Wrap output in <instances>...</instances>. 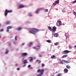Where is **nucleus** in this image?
I'll return each mask as SVG.
<instances>
[{
  "instance_id": "obj_21",
  "label": "nucleus",
  "mask_w": 76,
  "mask_h": 76,
  "mask_svg": "<svg viewBox=\"0 0 76 76\" xmlns=\"http://www.w3.org/2000/svg\"><path fill=\"white\" fill-rule=\"evenodd\" d=\"M48 29H49V30H50V31H52V28H51V27L50 26H48Z\"/></svg>"
},
{
  "instance_id": "obj_51",
  "label": "nucleus",
  "mask_w": 76,
  "mask_h": 76,
  "mask_svg": "<svg viewBox=\"0 0 76 76\" xmlns=\"http://www.w3.org/2000/svg\"><path fill=\"white\" fill-rule=\"evenodd\" d=\"M63 25H64V23L62 24Z\"/></svg>"
},
{
  "instance_id": "obj_25",
  "label": "nucleus",
  "mask_w": 76,
  "mask_h": 76,
  "mask_svg": "<svg viewBox=\"0 0 76 76\" xmlns=\"http://www.w3.org/2000/svg\"><path fill=\"white\" fill-rule=\"evenodd\" d=\"M66 68H67V69H69L70 68V66L69 65H68L66 66Z\"/></svg>"
},
{
  "instance_id": "obj_45",
  "label": "nucleus",
  "mask_w": 76,
  "mask_h": 76,
  "mask_svg": "<svg viewBox=\"0 0 76 76\" xmlns=\"http://www.w3.org/2000/svg\"><path fill=\"white\" fill-rule=\"evenodd\" d=\"M66 39H67V38H68V37H67V36H66Z\"/></svg>"
},
{
  "instance_id": "obj_28",
  "label": "nucleus",
  "mask_w": 76,
  "mask_h": 76,
  "mask_svg": "<svg viewBox=\"0 0 76 76\" xmlns=\"http://www.w3.org/2000/svg\"><path fill=\"white\" fill-rule=\"evenodd\" d=\"M8 52H9V50H7V51H6L5 52V54H7V53H8Z\"/></svg>"
},
{
  "instance_id": "obj_1",
  "label": "nucleus",
  "mask_w": 76,
  "mask_h": 76,
  "mask_svg": "<svg viewBox=\"0 0 76 76\" xmlns=\"http://www.w3.org/2000/svg\"><path fill=\"white\" fill-rule=\"evenodd\" d=\"M39 30L38 29L36 28H33L32 29V31H29V32L31 34H34V35L36 34V33L37 32H38Z\"/></svg>"
},
{
  "instance_id": "obj_55",
  "label": "nucleus",
  "mask_w": 76,
  "mask_h": 76,
  "mask_svg": "<svg viewBox=\"0 0 76 76\" xmlns=\"http://www.w3.org/2000/svg\"><path fill=\"white\" fill-rule=\"evenodd\" d=\"M23 59H24V58H23Z\"/></svg>"
},
{
  "instance_id": "obj_13",
  "label": "nucleus",
  "mask_w": 76,
  "mask_h": 76,
  "mask_svg": "<svg viewBox=\"0 0 76 76\" xmlns=\"http://www.w3.org/2000/svg\"><path fill=\"white\" fill-rule=\"evenodd\" d=\"M64 72L65 73H66L67 72H68V69L66 68H65L64 69Z\"/></svg>"
},
{
  "instance_id": "obj_11",
  "label": "nucleus",
  "mask_w": 76,
  "mask_h": 76,
  "mask_svg": "<svg viewBox=\"0 0 76 76\" xmlns=\"http://www.w3.org/2000/svg\"><path fill=\"white\" fill-rule=\"evenodd\" d=\"M64 63H69L70 62V61L64 60Z\"/></svg>"
},
{
  "instance_id": "obj_2",
  "label": "nucleus",
  "mask_w": 76,
  "mask_h": 76,
  "mask_svg": "<svg viewBox=\"0 0 76 76\" xmlns=\"http://www.w3.org/2000/svg\"><path fill=\"white\" fill-rule=\"evenodd\" d=\"M44 70L43 69H42L41 70L38 69L37 70V73L40 72V74H38L37 76H42V75L43 73H44Z\"/></svg>"
},
{
  "instance_id": "obj_4",
  "label": "nucleus",
  "mask_w": 76,
  "mask_h": 76,
  "mask_svg": "<svg viewBox=\"0 0 76 76\" xmlns=\"http://www.w3.org/2000/svg\"><path fill=\"white\" fill-rule=\"evenodd\" d=\"M56 29H57V28L55 26L53 27L52 29V33H54L56 31Z\"/></svg>"
},
{
  "instance_id": "obj_19",
  "label": "nucleus",
  "mask_w": 76,
  "mask_h": 76,
  "mask_svg": "<svg viewBox=\"0 0 76 76\" xmlns=\"http://www.w3.org/2000/svg\"><path fill=\"white\" fill-rule=\"evenodd\" d=\"M36 62H38V64H39V63H41V60H39L38 59H37L36 60Z\"/></svg>"
},
{
  "instance_id": "obj_35",
  "label": "nucleus",
  "mask_w": 76,
  "mask_h": 76,
  "mask_svg": "<svg viewBox=\"0 0 76 76\" xmlns=\"http://www.w3.org/2000/svg\"><path fill=\"white\" fill-rule=\"evenodd\" d=\"M18 66V64L15 63V67H16V66Z\"/></svg>"
},
{
  "instance_id": "obj_23",
  "label": "nucleus",
  "mask_w": 76,
  "mask_h": 76,
  "mask_svg": "<svg viewBox=\"0 0 76 76\" xmlns=\"http://www.w3.org/2000/svg\"><path fill=\"white\" fill-rule=\"evenodd\" d=\"M39 11V9H37L36 10L35 12L37 14L38 13Z\"/></svg>"
},
{
  "instance_id": "obj_56",
  "label": "nucleus",
  "mask_w": 76,
  "mask_h": 76,
  "mask_svg": "<svg viewBox=\"0 0 76 76\" xmlns=\"http://www.w3.org/2000/svg\"><path fill=\"white\" fill-rule=\"evenodd\" d=\"M50 19H51V18H50Z\"/></svg>"
},
{
  "instance_id": "obj_14",
  "label": "nucleus",
  "mask_w": 76,
  "mask_h": 76,
  "mask_svg": "<svg viewBox=\"0 0 76 76\" xmlns=\"http://www.w3.org/2000/svg\"><path fill=\"white\" fill-rule=\"evenodd\" d=\"M67 57V55L65 54V55H64L63 56H62L61 58H65L66 57Z\"/></svg>"
},
{
  "instance_id": "obj_42",
  "label": "nucleus",
  "mask_w": 76,
  "mask_h": 76,
  "mask_svg": "<svg viewBox=\"0 0 76 76\" xmlns=\"http://www.w3.org/2000/svg\"><path fill=\"white\" fill-rule=\"evenodd\" d=\"M69 48H70V49H72V47L71 46H69Z\"/></svg>"
},
{
  "instance_id": "obj_16",
  "label": "nucleus",
  "mask_w": 76,
  "mask_h": 76,
  "mask_svg": "<svg viewBox=\"0 0 76 76\" xmlns=\"http://www.w3.org/2000/svg\"><path fill=\"white\" fill-rule=\"evenodd\" d=\"M51 58L52 59H54L56 58V56L54 55H52L51 56Z\"/></svg>"
},
{
  "instance_id": "obj_33",
  "label": "nucleus",
  "mask_w": 76,
  "mask_h": 76,
  "mask_svg": "<svg viewBox=\"0 0 76 76\" xmlns=\"http://www.w3.org/2000/svg\"><path fill=\"white\" fill-rule=\"evenodd\" d=\"M76 3V0H75L74 1H73L72 2V4H73L74 3Z\"/></svg>"
},
{
  "instance_id": "obj_36",
  "label": "nucleus",
  "mask_w": 76,
  "mask_h": 76,
  "mask_svg": "<svg viewBox=\"0 0 76 76\" xmlns=\"http://www.w3.org/2000/svg\"><path fill=\"white\" fill-rule=\"evenodd\" d=\"M16 38H17V36H16L15 38V41H16V40H17V39H16Z\"/></svg>"
},
{
  "instance_id": "obj_32",
  "label": "nucleus",
  "mask_w": 76,
  "mask_h": 76,
  "mask_svg": "<svg viewBox=\"0 0 76 76\" xmlns=\"http://www.w3.org/2000/svg\"><path fill=\"white\" fill-rule=\"evenodd\" d=\"M44 66H45V65L44 64H42V67H44Z\"/></svg>"
},
{
  "instance_id": "obj_5",
  "label": "nucleus",
  "mask_w": 76,
  "mask_h": 76,
  "mask_svg": "<svg viewBox=\"0 0 76 76\" xmlns=\"http://www.w3.org/2000/svg\"><path fill=\"white\" fill-rule=\"evenodd\" d=\"M61 21L59 20L57 21L56 23V26H61Z\"/></svg>"
},
{
  "instance_id": "obj_27",
  "label": "nucleus",
  "mask_w": 76,
  "mask_h": 76,
  "mask_svg": "<svg viewBox=\"0 0 76 76\" xmlns=\"http://www.w3.org/2000/svg\"><path fill=\"white\" fill-rule=\"evenodd\" d=\"M54 44L55 45H58V42H57L56 43H55Z\"/></svg>"
},
{
  "instance_id": "obj_47",
  "label": "nucleus",
  "mask_w": 76,
  "mask_h": 76,
  "mask_svg": "<svg viewBox=\"0 0 76 76\" xmlns=\"http://www.w3.org/2000/svg\"><path fill=\"white\" fill-rule=\"evenodd\" d=\"M39 57H42V56H41V55H39Z\"/></svg>"
},
{
  "instance_id": "obj_38",
  "label": "nucleus",
  "mask_w": 76,
  "mask_h": 76,
  "mask_svg": "<svg viewBox=\"0 0 76 76\" xmlns=\"http://www.w3.org/2000/svg\"><path fill=\"white\" fill-rule=\"evenodd\" d=\"M0 31H1V32H2V31H3V29H2L0 30Z\"/></svg>"
},
{
  "instance_id": "obj_26",
  "label": "nucleus",
  "mask_w": 76,
  "mask_h": 76,
  "mask_svg": "<svg viewBox=\"0 0 76 76\" xmlns=\"http://www.w3.org/2000/svg\"><path fill=\"white\" fill-rule=\"evenodd\" d=\"M62 12H63V13H64L65 12H66V10H65L63 9L62 10Z\"/></svg>"
},
{
  "instance_id": "obj_44",
  "label": "nucleus",
  "mask_w": 76,
  "mask_h": 76,
  "mask_svg": "<svg viewBox=\"0 0 76 76\" xmlns=\"http://www.w3.org/2000/svg\"><path fill=\"white\" fill-rule=\"evenodd\" d=\"M25 44L24 43L21 44L22 45H23Z\"/></svg>"
},
{
  "instance_id": "obj_37",
  "label": "nucleus",
  "mask_w": 76,
  "mask_h": 76,
  "mask_svg": "<svg viewBox=\"0 0 76 76\" xmlns=\"http://www.w3.org/2000/svg\"><path fill=\"white\" fill-rule=\"evenodd\" d=\"M61 73H59L58 75L57 76H60V75H61Z\"/></svg>"
},
{
  "instance_id": "obj_3",
  "label": "nucleus",
  "mask_w": 76,
  "mask_h": 76,
  "mask_svg": "<svg viewBox=\"0 0 76 76\" xmlns=\"http://www.w3.org/2000/svg\"><path fill=\"white\" fill-rule=\"evenodd\" d=\"M12 12V10H9L7 9H6L5 11L4 16H6L7 15V14L8 13H11Z\"/></svg>"
},
{
  "instance_id": "obj_39",
  "label": "nucleus",
  "mask_w": 76,
  "mask_h": 76,
  "mask_svg": "<svg viewBox=\"0 0 76 76\" xmlns=\"http://www.w3.org/2000/svg\"><path fill=\"white\" fill-rule=\"evenodd\" d=\"M28 67H29V68H30V67H31V65H28Z\"/></svg>"
},
{
  "instance_id": "obj_40",
  "label": "nucleus",
  "mask_w": 76,
  "mask_h": 76,
  "mask_svg": "<svg viewBox=\"0 0 76 76\" xmlns=\"http://www.w3.org/2000/svg\"><path fill=\"white\" fill-rule=\"evenodd\" d=\"M6 31L7 32H9V29H7L6 30Z\"/></svg>"
},
{
  "instance_id": "obj_30",
  "label": "nucleus",
  "mask_w": 76,
  "mask_h": 76,
  "mask_svg": "<svg viewBox=\"0 0 76 76\" xmlns=\"http://www.w3.org/2000/svg\"><path fill=\"white\" fill-rule=\"evenodd\" d=\"M28 16H32V14L31 13L28 14Z\"/></svg>"
},
{
  "instance_id": "obj_24",
  "label": "nucleus",
  "mask_w": 76,
  "mask_h": 76,
  "mask_svg": "<svg viewBox=\"0 0 76 76\" xmlns=\"http://www.w3.org/2000/svg\"><path fill=\"white\" fill-rule=\"evenodd\" d=\"M32 43L31 42L29 43L28 45V46H29V47H30V46H31V45H32Z\"/></svg>"
},
{
  "instance_id": "obj_22",
  "label": "nucleus",
  "mask_w": 76,
  "mask_h": 76,
  "mask_svg": "<svg viewBox=\"0 0 76 76\" xmlns=\"http://www.w3.org/2000/svg\"><path fill=\"white\" fill-rule=\"evenodd\" d=\"M7 28L8 29H12V27L11 26H8L7 27Z\"/></svg>"
},
{
  "instance_id": "obj_54",
  "label": "nucleus",
  "mask_w": 76,
  "mask_h": 76,
  "mask_svg": "<svg viewBox=\"0 0 76 76\" xmlns=\"http://www.w3.org/2000/svg\"><path fill=\"white\" fill-rule=\"evenodd\" d=\"M1 25V24H0V26Z\"/></svg>"
},
{
  "instance_id": "obj_9",
  "label": "nucleus",
  "mask_w": 76,
  "mask_h": 76,
  "mask_svg": "<svg viewBox=\"0 0 76 76\" xmlns=\"http://www.w3.org/2000/svg\"><path fill=\"white\" fill-rule=\"evenodd\" d=\"M59 3V1L57 0L53 4V5L56 6L57 4Z\"/></svg>"
},
{
  "instance_id": "obj_29",
  "label": "nucleus",
  "mask_w": 76,
  "mask_h": 76,
  "mask_svg": "<svg viewBox=\"0 0 76 76\" xmlns=\"http://www.w3.org/2000/svg\"><path fill=\"white\" fill-rule=\"evenodd\" d=\"M45 12H48V10L46 9L44 10Z\"/></svg>"
},
{
  "instance_id": "obj_17",
  "label": "nucleus",
  "mask_w": 76,
  "mask_h": 76,
  "mask_svg": "<svg viewBox=\"0 0 76 76\" xmlns=\"http://www.w3.org/2000/svg\"><path fill=\"white\" fill-rule=\"evenodd\" d=\"M23 62L24 64H26V63H28V62H27L26 60L23 61Z\"/></svg>"
},
{
  "instance_id": "obj_7",
  "label": "nucleus",
  "mask_w": 76,
  "mask_h": 76,
  "mask_svg": "<svg viewBox=\"0 0 76 76\" xmlns=\"http://www.w3.org/2000/svg\"><path fill=\"white\" fill-rule=\"evenodd\" d=\"M28 55V53H23L21 54V56L22 57H25V56H26Z\"/></svg>"
},
{
  "instance_id": "obj_18",
  "label": "nucleus",
  "mask_w": 76,
  "mask_h": 76,
  "mask_svg": "<svg viewBox=\"0 0 76 76\" xmlns=\"http://www.w3.org/2000/svg\"><path fill=\"white\" fill-rule=\"evenodd\" d=\"M29 58L30 61V62H31V61H32L33 60V58H32V57H30Z\"/></svg>"
},
{
  "instance_id": "obj_12",
  "label": "nucleus",
  "mask_w": 76,
  "mask_h": 76,
  "mask_svg": "<svg viewBox=\"0 0 76 76\" xmlns=\"http://www.w3.org/2000/svg\"><path fill=\"white\" fill-rule=\"evenodd\" d=\"M54 37H57L58 36V33H55L54 35Z\"/></svg>"
},
{
  "instance_id": "obj_20",
  "label": "nucleus",
  "mask_w": 76,
  "mask_h": 76,
  "mask_svg": "<svg viewBox=\"0 0 76 76\" xmlns=\"http://www.w3.org/2000/svg\"><path fill=\"white\" fill-rule=\"evenodd\" d=\"M6 25H8L9 24H10V21H7L6 22Z\"/></svg>"
},
{
  "instance_id": "obj_8",
  "label": "nucleus",
  "mask_w": 76,
  "mask_h": 76,
  "mask_svg": "<svg viewBox=\"0 0 76 76\" xmlns=\"http://www.w3.org/2000/svg\"><path fill=\"white\" fill-rule=\"evenodd\" d=\"M40 48V45H38L36 47H33V48L34 49H35V50H39V48Z\"/></svg>"
},
{
  "instance_id": "obj_41",
  "label": "nucleus",
  "mask_w": 76,
  "mask_h": 76,
  "mask_svg": "<svg viewBox=\"0 0 76 76\" xmlns=\"http://www.w3.org/2000/svg\"><path fill=\"white\" fill-rule=\"evenodd\" d=\"M16 70H20V69H19V68H17Z\"/></svg>"
},
{
  "instance_id": "obj_48",
  "label": "nucleus",
  "mask_w": 76,
  "mask_h": 76,
  "mask_svg": "<svg viewBox=\"0 0 76 76\" xmlns=\"http://www.w3.org/2000/svg\"><path fill=\"white\" fill-rule=\"evenodd\" d=\"M25 66H26V64H24V65L23 66H24V67H25Z\"/></svg>"
},
{
  "instance_id": "obj_43",
  "label": "nucleus",
  "mask_w": 76,
  "mask_h": 76,
  "mask_svg": "<svg viewBox=\"0 0 76 76\" xmlns=\"http://www.w3.org/2000/svg\"><path fill=\"white\" fill-rule=\"evenodd\" d=\"M60 63H61V64H63V62L62 61H61Z\"/></svg>"
},
{
  "instance_id": "obj_53",
  "label": "nucleus",
  "mask_w": 76,
  "mask_h": 76,
  "mask_svg": "<svg viewBox=\"0 0 76 76\" xmlns=\"http://www.w3.org/2000/svg\"><path fill=\"white\" fill-rule=\"evenodd\" d=\"M47 42H48V40L46 41Z\"/></svg>"
},
{
  "instance_id": "obj_15",
  "label": "nucleus",
  "mask_w": 76,
  "mask_h": 76,
  "mask_svg": "<svg viewBox=\"0 0 76 76\" xmlns=\"http://www.w3.org/2000/svg\"><path fill=\"white\" fill-rule=\"evenodd\" d=\"M22 29V27H20L16 29L17 31H20Z\"/></svg>"
},
{
  "instance_id": "obj_49",
  "label": "nucleus",
  "mask_w": 76,
  "mask_h": 76,
  "mask_svg": "<svg viewBox=\"0 0 76 76\" xmlns=\"http://www.w3.org/2000/svg\"><path fill=\"white\" fill-rule=\"evenodd\" d=\"M58 73V72L56 71V72L55 73Z\"/></svg>"
},
{
  "instance_id": "obj_46",
  "label": "nucleus",
  "mask_w": 76,
  "mask_h": 76,
  "mask_svg": "<svg viewBox=\"0 0 76 76\" xmlns=\"http://www.w3.org/2000/svg\"><path fill=\"white\" fill-rule=\"evenodd\" d=\"M13 44H14V45H16V43H15V42L13 43Z\"/></svg>"
},
{
  "instance_id": "obj_50",
  "label": "nucleus",
  "mask_w": 76,
  "mask_h": 76,
  "mask_svg": "<svg viewBox=\"0 0 76 76\" xmlns=\"http://www.w3.org/2000/svg\"><path fill=\"white\" fill-rule=\"evenodd\" d=\"M74 47H75V48H76V45H75L74 46Z\"/></svg>"
},
{
  "instance_id": "obj_31",
  "label": "nucleus",
  "mask_w": 76,
  "mask_h": 76,
  "mask_svg": "<svg viewBox=\"0 0 76 76\" xmlns=\"http://www.w3.org/2000/svg\"><path fill=\"white\" fill-rule=\"evenodd\" d=\"M48 43H51V41L50 40H48Z\"/></svg>"
},
{
  "instance_id": "obj_10",
  "label": "nucleus",
  "mask_w": 76,
  "mask_h": 76,
  "mask_svg": "<svg viewBox=\"0 0 76 76\" xmlns=\"http://www.w3.org/2000/svg\"><path fill=\"white\" fill-rule=\"evenodd\" d=\"M18 7L19 9H21L25 7V6L23 4H20L18 6Z\"/></svg>"
},
{
  "instance_id": "obj_34",
  "label": "nucleus",
  "mask_w": 76,
  "mask_h": 76,
  "mask_svg": "<svg viewBox=\"0 0 76 76\" xmlns=\"http://www.w3.org/2000/svg\"><path fill=\"white\" fill-rule=\"evenodd\" d=\"M73 14H74V15H75V16H76V12H74L73 13Z\"/></svg>"
},
{
  "instance_id": "obj_52",
  "label": "nucleus",
  "mask_w": 76,
  "mask_h": 76,
  "mask_svg": "<svg viewBox=\"0 0 76 76\" xmlns=\"http://www.w3.org/2000/svg\"><path fill=\"white\" fill-rule=\"evenodd\" d=\"M66 35V33H65V35Z\"/></svg>"
},
{
  "instance_id": "obj_6",
  "label": "nucleus",
  "mask_w": 76,
  "mask_h": 76,
  "mask_svg": "<svg viewBox=\"0 0 76 76\" xmlns=\"http://www.w3.org/2000/svg\"><path fill=\"white\" fill-rule=\"evenodd\" d=\"M69 53V51L67 50H65L62 52V53L64 54H68Z\"/></svg>"
}]
</instances>
